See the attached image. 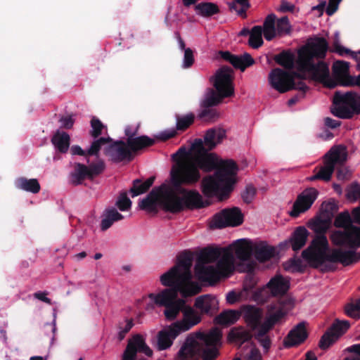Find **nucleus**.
<instances>
[{"mask_svg":"<svg viewBox=\"0 0 360 360\" xmlns=\"http://www.w3.org/2000/svg\"><path fill=\"white\" fill-rule=\"evenodd\" d=\"M198 175L195 173L182 174L173 169L170 171V179L164 196L165 211L178 213L185 208L188 210L202 208L209 205L204 202L196 190H188L185 186L196 184Z\"/></svg>","mask_w":360,"mask_h":360,"instance_id":"nucleus-1","label":"nucleus"},{"mask_svg":"<svg viewBox=\"0 0 360 360\" xmlns=\"http://www.w3.org/2000/svg\"><path fill=\"white\" fill-rule=\"evenodd\" d=\"M328 50V43L323 37H316L308 41L297 53V70L308 73L310 78L329 89L336 87L330 77L328 64L323 60Z\"/></svg>","mask_w":360,"mask_h":360,"instance_id":"nucleus-2","label":"nucleus"},{"mask_svg":"<svg viewBox=\"0 0 360 360\" xmlns=\"http://www.w3.org/2000/svg\"><path fill=\"white\" fill-rule=\"evenodd\" d=\"M179 292L174 289H163L157 294L150 293L148 297L156 306L164 307L163 314L167 321H174L180 312L182 313V319L174 323V327L183 333L199 324L202 316L193 307L187 304L185 299L178 297Z\"/></svg>","mask_w":360,"mask_h":360,"instance_id":"nucleus-3","label":"nucleus"},{"mask_svg":"<svg viewBox=\"0 0 360 360\" xmlns=\"http://www.w3.org/2000/svg\"><path fill=\"white\" fill-rule=\"evenodd\" d=\"M191 148L195 153L193 155H188L184 148H180L178 150L174 156L182 153L184 157L178 160L172 169L184 175L195 173L198 175V181H200L201 179L200 169L205 172H210L214 169L217 171L222 163L226 162L229 165L236 163L232 160H219L215 154L208 153L209 150L205 148L202 140L200 139H196L194 141Z\"/></svg>","mask_w":360,"mask_h":360,"instance_id":"nucleus-4","label":"nucleus"},{"mask_svg":"<svg viewBox=\"0 0 360 360\" xmlns=\"http://www.w3.org/2000/svg\"><path fill=\"white\" fill-rule=\"evenodd\" d=\"M222 334L217 328L211 330L208 333L198 331L191 334L186 339L179 351L182 360H215L219 355Z\"/></svg>","mask_w":360,"mask_h":360,"instance_id":"nucleus-5","label":"nucleus"},{"mask_svg":"<svg viewBox=\"0 0 360 360\" xmlns=\"http://www.w3.org/2000/svg\"><path fill=\"white\" fill-rule=\"evenodd\" d=\"M193 262V254L185 250L177 256V262L168 271L160 276L162 285L179 291L183 297L195 295L200 292L197 284L191 281V268Z\"/></svg>","mask_w":360,"mask_h":360,"instance_id":"nucleus-6","label":"nucleus"},{"mask_svg":"<svg viewBox=\"0 0 360 360\" xmlns=\"http://www.w3.org/2000/svg\"><path fill=\"white\" fill-rule=\"evenodd\" d=\"M329 245L326 236L316 238L309 247L302 252V257L316 268L323 264L326 261L339 262L344 266L355 263L354 249L343 250L333 249L330 254L327 253Z\"/></svg>","mask_w":360,"mask_h":360,"instance_id":"nucleus-7","label":"nucleus"},{"mask_svg":"<svg viewBox=\"0 0 360 360\" xmlns=\"http://www.w3.org/2000/svg\"><path fill=\"white\" fill-rule=\"evenodd\" d=\"M238 170L236 163H222L214 175H209L202 179V193L208 198L217 196L220 200L228 198L236 183Z\"/></svg>","mask_w":360,"mask_h":360,"instance_id":"nucleus-8","label":"nucleus"},{"mask_svg":"<svg viewBox=\"0 0 360 360\" xmlns=\"http://www.w3.org/2000/svg\"><path fill=\"white\" fill-rule=\"evenodd\" d=\"M233 70L231 68L223 66L219 68L215 75L213 85L216 89H209L201 107L212 108L219 105L223 98L231 97L234 94L233 84Z\"/></svg>","mask_w":360,"mask_h":360,"instance_id":"nucleus-9","label":"nucleus"},{"mask_svg":"<svg viewBox=\"0 0 360 360\" xmlns=\"http://www.w3.org/2000/svg\"><path fill=\"white\" fill-rule=\"evenodd\" d=\"M333 103L335 106L330 111L340 119H351L354 115H360V95L354 91H336Z\"/></svg>","mask_w":360,"mask_h":360,"instance_id":"nucleus-10","label":"nucleus"},{"mask_svg":"<svg viewBox=\"0 0 360 360\" xmlns=\"http://www.w3.org/2000/svg\"><path fill=\"white\" fill-rule=\"evenodd\" d=\"M288 314V311L283 306H271L269 308L268 314L264 321L254 333V338L257 340L261 347H262L264 352H268L271 347L272 340L269 333L274 328L275 325L278 324L282 319Z\"/></svg>","mask_w":360,"mask_h":360,"instance_id":"nucleus-11","label":"nucleus"},{"mask_svg":"<svg viewBox=\"0 0 360 360\" xmlns=\"http://www.w3.org/2000/svg\"><path fill=\"white\" fill-rule=\"evenodd\" d=\"M288 314V311L283 306H271L269 308L268 314L264 321L254 333V338L257 340L261 347H262L264 352H268L271 347L272 340L269 333L274 328L275 325L278 324L282 319Z\"/></svg>","mask_w":360,"mask_h":360,"instance_id":"nucleus-12","label":"nucleus"},{"mask_svg":"<svg viewBox=\"0 0 360 360\" xmlns=\"http://www.w3.org/2000/svg\"><path fill=\"white\" fill-rule=\"evenodd\" d=\"M347 155L342 153L338 148H332L323 157V165L314 169V175L308 180L314 181L322 180L329 181L331 179L337 164H343L346 161Z\"/></svg>","mask_w":360,"mask_h":360,"instance_id":"nucleus-13","label":"nucleus"},{"mask_svg":"<svg viewBox=\"0 0 360 360\" xmlns=\"http://www.w3.org/2000/svg\"><path fill=\"white\" fill-rule=\"evenodd\" d=\"M215 261H217V267L224 271L233 267L234 256L231 250L225 248H205L199 254L195 264H207Z\"/></svg>","mask_w":360,"mask_h":360,"instance_id":"nucleus-14","label":"nucleus"},{"mask_svg":"<svg viewBox=\"0 0 360 360\" xmlns=\"http://www.w3.org/2000/svg\"><path fill=\"white\" fill-rule=\"evenodd\" d=\"M243 222L241 210L236 207L224 209L215 214L210 224L212 229H222L227 226H238Z\"/></svg>","mask_w":360,"mask_h":360,"instance_id":"nucleus-15","label":"nucleus"},{"mask_svg":"<svg viewBox=\"0 0 360 360\" xmlns=\"http://www.w3.org/2000/svg\"><path fill=\"white\" fill-rule=\"evenodd\" d=\"M330 239L335 245L355 250L360 248V226L354 225L346 231H335Z\"/></svg>","mask_w":360,"mask_h":360,"instance_id":"nucleus-16","label":"nucleus"},{"mask_svg":"<svg viewBox=\"0 0 360 360\" xmlns=\"http://www.w3.org/2000/svg\"><path fill=\"white\" fill-rule=\"evenodd\" d=\"M233 267H229L227 271L214 266H205V264H195V274L202 282L207 283L210 285L216 284L221 278L228 277L232 273Z\"/></svg>","mask_w":360,"mask_h":360,"instance_id":"nucleus-17","label":"nucleus"},{"mask_svg":"<svg viewBox=\"0 0 360 360\" xmlns=\"http://www.w3.org/2000/svg\"><path fill=\"white\" fill-rule=\"evenodd\" d=\"M349 327L350 323L348 321H340L336 319L321 336L319 342V347L323 350H326L334 344L340 336L344 335Z\"/></svg>","mask_w":360,"mask_h":360,"instance_id":"nucleus-18","label":"nucleus"},{"mask_svg":"<svg viewBox=\"0 0 360 360\" xmlns=\"http://www.w3.org/2000/svg\"><path fill=\"white\" fill-rule=\"evenodd\" d=\"M137 352L144 353L148 356L153 355L152 349L146 345L143 336L136 334L128 340L122 354L123 360H146L145 358L136 359Z\"/></svg>","mask_w":360,"mask_h":360,"instance_id":"nucleus-19","label":"nucleus"},{"mask_svg":"<svg viewBox=\"0 0 360 360\" xmlns=\"http://www.w3.org/2000/svg\"><path fill=\"white\" fill-rule=\"evenodd\" d=\"M318 194V191L314 188L305 189L297 196L290 215L292 217H297L301 213L308 210L317 198Z\"/></svg>","mask_w":360,"mask_h":360,"instance_id":"nucleus-20","label":"nucleus"},{"mask_svg":"<svg viewBox=\"0 0 360 360\" xmlns=\"http://www.w3.org/2000/svg\"><path fill=\"white\" fill-rule=\"evenodd\" d=\"M105 153L115 163L123 161L131 162L134 159V154L129 148L127 142L123 141H117L109 145L105 148Z\"/></svg>","mask_w":360,"mask_h":360,"instance_id":"nucleus-21","label":"nucleus"},{"mask_svg":"<svg viewBox=\"0 0 360 360\" xmlns=\"http://www.w3.org/2000/svg\"><path fill=\"white\" fill-rule=\"evenodd\" d=\"M168 184H162L160 186L153 188L149 194L139 202V206L140 209L149 212H155L156 211L157 202L158 201L165 210L164 196Z\"/></svg>","mask_w":360,"mask_h":360,"instance_id":"nucleus-22","label":"nucleus"},{"mask_svg":"<svg viewBox=\"0 0 360 360\" xmlns=\"http://www.w3.org/2000/svg\"><path fill=\"white\" fill-rule=\"evenodd\" d=\"M292 79L290 72L278 68L273 69L269 75L271 87L281 94L292 90Z\"/></svg>","mask_w":360,"mask_h":360,"instance_id":"nucleus-23","label":"nucleus"},{"mask_svg":"<svg viewBox=\"0 0 360 360\" xmlns=\"http://www.w3.org/2000/svg\"><path fill=\"white\" fill-rule=\"evenodd\" d=\"M176 129H169L165 130L161 132L158 136L157 139L165 141L171 138H173L176 136V131H184L186 130L195 120V115L192 112H190L187 115L181 116L179 115H176Z\"/></svg>","mask_w":360,"mask_h":360,"instance_id":"nucleus-24","label":"nucleus"},{"mask_svg":"<svg viewBox=\"0 0 360 360\" xmlns=\"http://www.w3.org/2000/svg\"><path fill=\"white\" fill-rule=\"evenodd\" d=\"M221 56L224 60L229 62L235 68L239 69L242 72L255 63V60L248 53L238 56L232 54L229 51H221Z\"/></svg>","mask_w":360,"mask_h":360,"instance_id":"nucleus-25","label":"nucleus"},{"mask_svg":"<svg viewBox=\"0 0 360 360\" xmlns=\"http://www.w3.org/2000/svg\"><path fill=\"white\" fill-rule=\"evenodd\" d=\"M307 337L305 324L301 322L288 333L284 339L283 345L286 348L295 347L304 342Z\"/></svg>","mask_w":360,"mask_h":360,"instance_id":"nucleus-26","label":"nucleus"},{"mask_svg":"<svg viewBox=\"0 0 360 360\" xmlns=\"http://www.w3.org/2000/svg\"><path fill=\"white\" fill-rule=\"evenodd\" d=\"M331 78L337 86H346L348 82L349 75V63L343 60L335 61L332 66Z\"/></svg>","mask_w":360,"mask_h":360,"instance_id":"nucleus-27","label":"nucleus"},{"mask_svg":"<svg viewBox=\"0 0 360 360\" xmlns=\"http://www.w3.org/2000/svg\"><path fill=\"white\" fill-rule=\"evenodd\" d=\"M181 333L172 323L167 328L161 330L157 335V346L159 350H165L170 347L174 340Z\"/></svg>","mask_w":360,"mask_h":360,"instance_id":"nucleus-28","label":"nucleus"},{"mask_svg":"<svg viewBox=\"0 0 360 360\" xmlns=\"http://www.w3.org/2000/svg\"><path fill=\"white\" fill-rule=\"evenodd\" d=\"M243 319L250 330L255 333L262 323V311L255 306H246L243 309Z\"/></svg>","mask_w":360,"mask_h":360,"instance_id":"nucleus-29","label":"nucleus"},{"mask_svg":"<svg viewBox=\"0 0 360 360\" xmlns=\"http://www.w3.org/2000/svg\"><path fill=\"white\" fill-rule=\"evenodd\" d=\"M227 248H230L232 252L234 251L236 257L242 262L249 261L253 252L250 242L245 238L236 240Z\"/></svg>","mask_w":360,"mask_h":360,"instance_id":"nucleus-30","label":"nucleus"},{"mask_svg":"<svg viewBox=\"0 0 360 360\" xmlns=\"http://www.w3.org/2000/svg\"><path fill=\"white\" fill-rule=\"evenodd\" d=\"M217 304V301L215 297L210 295H204L195 300L193 307L202 317L203 315H212Z\"/></svg>","mask_w":360,"mask_h":360,"instance_id":"nucleus-31","label":"nucleus"},{"mask_svg":"<svg viewBox=\"0 0 360 360\" xmlns=\"http://www.w3.org/2000/svg\"><path fill=\"white\" fill-rule=\"evenodd\" d=\"M266 287L273 296L283 295L290 288V281L282 275L278 274L270 279Z\"/></svg>","mask_w":360,"mask_h":360,"instance_id":"nucleus-32","label":"nucleus"},{"mask_svg":"<svg viewBox=\"0 0 360 360\" xmlns=\"http://www.w3.org/2000/svg\"><path fill=\"white\" fill-rule=\"evenodd\" d=\"M226 137V131L221 128H212L208 129L205 136L203 145L208 150H213Z\"/></svg>","mask_w":360,"mask_h":360,"instance_id":"nucleus-33","label":"nucleus"},{"mask_svg":"<svg viewBox=\"0 0 360 360\" xmlns=\"http://www.w3.org/2000/svg\"><path fill=\"white\" fill-rule=\"evenodd\" d=\"M330 224L331 220H330L329 217H324L321 214L309 221L307 226L317 234L311 243L318 238L326 236L325 233L328 229Z\"/></svg>","mask_w":360,"mask_h":360,"instance_id":"nucleus-34","label":"nucleus"},{"mask_svg":"<svg viewBox=\"0 0 360 360\" xmlns=\"http://www.w3.org/2000/svg\"><path fill=\"white\" fill-rule=\"evenodd\" d=\"M309 235V233L304 226H300L295 228L289 238L292 250L297 252L301 250L306 245Z\"/></svg>","mask_w":360,"mask_h":360,"instance_id":"nucleus-35","label":"nucleus"},{"mask_svg":"<svg viewBox=\"0 0 360 360\" xmlns=\"http://www.w3.org/2000/svg\"><path fill=\"white\" fill-rule=\"evenodd\" d=\"M255 259L261 262L269 261L276 255V249L274 246L269 245L265 241L255 245L253 252Z\"/></svg>","mask_w":360,"mask_h":360,"instance_id":"nucleus-36","label":"nucleus"},{"mask_svg":"<svg viewBox=\"0 0 360 360\" xmlns=\"http://www.w3.org/2000/svg\"><path fill=\"white\" fill-rule=\"evenodd\" d=\"M254 338V333L243 327H235L231 329L228 335V340L236 343L240 347L245 342L250 341Z\"/></svg>","mask_w":360,"mask_h":360,"instance_id":"nucleus-37","label":"nucleus"},{"mask_svg":"<svg viewBox=\"0 0 360 360\" xmlns=\"http://www.w3.org/2000/svg\"><path fill=\"white\" fill-rule=\"evenodd\" d=\"M89 169L84 164L76 162L74 170L70 174V181L75 186L80 185L86 179H91Z\"/></svg>","mask_w":360,"mask_h":360,"instance_id":"nucleus-38","label":"nucleus"},{"mask_svg":"<svg viewBox=\"0 0 360 360\" xmlns=\"http://www.w3.org/2000/svg\"><path fill=\"white\" fill-rule=\"evenodd\" d=\"M126 142L132 154L155 144V140L146 135L127 139Z\"/></svg>","mask_w":360,"mask_h":360,"instance_id":"nucleus-39","label":"nucleus"},{"mask_svg":"<svg viewBox=\"0 0 360 360\" xmlns=\"http://www.w3.org/2000/svg\"><path fill=\"white\" fill-rule=\"evenodd\" d=\"M101 229L103 231L108 230L115 221L122 220L124 216L119 213L115 207L105 209L101 216Z\"/></svg>","mask_w":360,"mask_h":360,"instance_id":"nucleus-40","label":"nucleus"},{"mask_svg":"<svg viewBox=\"0 0 360 360\" xmlns=\"http://www.w3.org/2000/svg\"><path fill=\"white\" fill-rule=\"evenodd\" d=\"M51 143L60 153H66L70 148V137L65 131H57L51 138Z\"/></svg>","mask_w":360,"mask_h":360,"instance_id":"nucleus-41","label":"nucleus"},{"mask_svg":"<svg viewBox=\"0 0 360 360\" xmlns=\"http://www.w3.org/2000/svg\"><path fill=\"white\" fill-rule=\"evenodd\" d=\"M155 179V177L154 176L149 177L144 182L139 179H134L129 191L131 197L134 198L147 192L153 184Z\"/></svg>","mask_w":360,"mask_h":360,"instance_id":"nucleus-42","label":"nucleus"},{"mask_svg":"<svg viewBox=\"0 0 360 360\" xmlns=\"http://www.w3.org/2000/svg\"><path fill=\"white\" fill-rule=\"evenodd\" d=\"M15 186L21 190L30 192L32 193H38L40 191V184L37 179H27L25 177H20L15 181Z\"/></svg>","mask_w":360,"mask_h":360,"instance_id":"nucleus-43","label":"nucleus"},{"mask_svg":"<svg viewBox=\"0 0 360 360\" xmlns=\"http://www.w3.org/2000/svg\"><path fill=\"white\" fill-rule=\"evenodd\" d=\"M195 5V11L198 15L209 18L219 13V6L212 2H202Z\"/></svg>","mask_w":360,"mask_h":360,"instance_id":"nucleus-44","label":"nucleus"},{"mask_svg":"<svg viewBox=\"0 0 360 360\" xmlns=\"http://www.w3.org/2000/svg\"><path fill=\"white\" fill-rule=\"evenodd\" d=\"M262 27L265 39L271 41L276 36V15L273 13L268 15Z\"/></svg>","mask_w":360,"mask_h":360,"instance_id":"nucleus-45","label":"nucleus"},{"mask_svg":"<svg viewBox=\"0 0 360 360\" xmlns=\"http://www.w3.org/2000/svg\"><path fill=\"white\" fill-rule=\"evenodd\" d=\"M240 313L236 310H226L216 317L218 324L229 326L235 323L240 318Z\"/></svg>","mask_w":360,"mask_h":360,"instance_id":"nucleus-46","label":"nucleus"},{"mask_svg":"<svg viewBox=\"0 0 360 360\" xmlns=\"http://www.w3.org/2000/svg\"><path fill=\"white\" fill-rule=\"evenodd\" d=\"M275 62L285 69H292L294 65L295 56L289 50L283 51L274 56Z\"/></svg>","mask_w":360,"mask_h":360,"instance_id":"nucleus-47","label":"nucleus"},{"mask_svg":"<svg viewBox=\"0 0 360 360\" xmlns=\"http://www.w3.org/2000/svg\"><path fill=\"white\" fill-rule=\"evenodd\" d=\"M262 27L259 25L254 26L250 30L248 44L253 49H258L263 44Z\"/></svg>","mask_w":360,"mask_h":360,"instance_id":"nucleus-48","label":"nucleus"},{"mask_svg":"<svg viewBox=\"0 0 360 360\" xmlns=\"http://www.w3.org/2000/svg\"><path fill=\"white\" fill-rule=\"evenodd\" d=\"M334 226L337 228L343 229L346 231L352 226H354L351 214L347 210L339 213L335 219Z\"/></svg>","mask_w":360,"mask_h":360,"instance_id":"nucleus-49","label":"nucleus"},{"mask_svg":"<svg viewBox=\"0 0 360 360\" xmlns=\"http://www.w3.org/2000/svg\"><path fill=\"white\" fill-rule=\"evenodd\" d=\"M331 51L335 52L341 56H343L346 54L349 55L352 58H354L356 61L360 60V51L358 52H354L347 48L342 46V45L340 44L338 38L335 39L333 41V49L331 50Z\"/></svg>","mask_w":360,"mask_h":360,"instance_id":"nucleus-50","label":"nucleus"},{"mask_svg":"<svg viewBox=\"0 0 360 360\" xmlns=\"http://www.w3.org/2000/svg\"><path fill=\"white\" fill-rule=\"evenodd\" d=\"M229 6L231 10L236 11L243 18L247 17L246 11L250 7L248 0H233Z\"/></svg>","mask_w":360,"mask_h":360,"instance_id":"nucleus-51","label":"nucleus"},{"mask_svg":"<svg viewBox=\"0 0 360 360\" xmlns=\"http://www.w3.org/2000/svg\"><path fill=\"white\" fill-rule=\"evenodd\" d=\"M202 109L198 114V117L207 122H214L219 117V112L217 109L210 107H202Z\"/></svg>","mask_w":360,"mask_h":360,"instance_id":"nucleus-52","label":"nucleus"},{"mask_svg":"<svg viewBox=\"0 0 360 360\" xmlns=\"http://www.w3.org/2000/svg\"><path fill=\"white\" fill-rule=\"evenodd\" d=\"M112 139L110 137H101L91 143V145L89 150L86 151V154L88 156L94 155L98 158L99 151L102 147V146L112 142Z\"/></svg>","mask_w":360,"mask_h":360,"instance_id":"nucleus-53","label":"nucleus"},{"mask_svg":"<svg viewBox=\"0 0 360 360\" xmlns=\"http://www.w3.org/2000/svg\"><path fill=\"white\" fill-rule=\"evenodd\" d=\"M345 314L354 319H360V297L354 302L349 303L345 307Z\"/></svg>","mask_w":360,"mask_h":360,"instance_id":"nucleus-54","label":"nucleus"},{"mask_svg":"<svg viewBox=\"0 0 360 360\" xmlns=\"http://www.w3.org/2000/svg\"><path fill=\"white\" fill-rule=\"evenodd\" d=\"M276 34H288L290 32L291 27L287 16L278 19L276 25Z\"/></svg>","mask_w":360,"mask_h":360,"instance_id":"nucleus-55","label":"nucleus"},{"mask_svg":"<svg viewBox=\"0 0 360 360\" xmlns=\"http://www.w3.org/2000/svg\"><path fill=\"white\" fill-rule=\"evenodd\" d=\"M90 123L92 129L90 131L89 134L93 138L97 139L102 134V131L105 128V126L96 117H92Z\"/></svg>","mask_w":360,"mask_h":360,"instance_id":"nucleus-56","label":"nucleus"},{"mask_svg":"<svg viewBox=\"0 0 360 360\" xmlns=\"http://www.w3.org/2000/svg\"><path fill=\"white\" fill-rule=\"evenodd\" d=\"M321 215L328 217L330 220H332L334 213L338 210V206L334 201H328L322 203Z\"/></svg>","mask_w":360,"mask_h":360,"instance_id":"nucleus-57","label":"nucleus"},{"mask_svg":"<svg viewBox=\"0 0 360 360\" xmlns=\"http://www.w3.org/2000/svg\"><path fill=\"white\" fill-rule=\"evenodd\" d=\"M88 167L90 171L89 173L91 179H93L95 176L99 175L104 171L105 165L103 160H98L97 162L90 164Z\"/></svg>","mask_w":360,"mask_h":360,"instance_id":"nucleus-58","label":"nucleus"},{"mask_svg":"<svg viewBox=\"0 0 360 360\" xmlns=\"http://www.w3.org/2000/svg\"><path fill=\"white\" fill-rule=\"evenodd\" d=\"M116 205L120 211H127L130 209L131 206V201L127 197V193L123 192L120 193L118 200L116 202Z\"/></svg>","mask_w":360,"mask_h":360,"instance_id":"nucleus-59","label":"nucleus"},{"mask_svg":"<svg viewBox=\"0 0 360 360\" xmlns=\"http://www.w3.org/2000/svg\"><path fill=\"white\" fill-rule=\"evenodd\" d=\"M250 351L243 355L244 360H263L260 350L256 347L253 342H251Z\"/></svg>","mask_w":360,"mask_h":360,"instance_id":"nucleus-60","label":"nucleus"},{"mask_svg":"<svg viewBox=\"0 0 360 360\" xmlns=\"http://www.w3.org/2000/svg\"><path fill=\"white\" fill-rule=\"evenodd\" d=\"M347 199L352 201H356L360 198V185L357 183H353L347 191Z\"/></svg>","mask_w":360,"mask_h":360,"instance_id":"nucleus-61","label":"nucleus"},{"mask_svg":"<svg viewBox=\"0 0 360 360\" xmlns=\"http://www.w3.org/2000/svg\"><path fill=\"white\" fill-rule=\"evenodd\" d=\"M255 195L256 188L251 185H248L246 186L245 190L242 193L241 197L244 202L250 204L252 202Z\"/></svg>","mask_w":360,"mask_h":360,"instance_id":"nucleus-62","label":"nucleus"},{"mask_svg":"<svg viewBox=\"0 0 360 360\" xmlns=\"http://www.w3.org/2000/svg\"><path fill=\"white\" fill-rule=\"evenodd\" d=\"M194 56L193 52L190 48L185 49L184 56L183 67L184 68H191L194 63Z\"/></svg>","mask_w":360,"mask_h":360,"instance_id":"nucleus-63","label":"nucleus"},{"mask_svg":"<svg viewBox=\"0 0 360 360\" xmlns=\"http://www.w3.org/2000/svg\"><path fill=\"white\" fill-rule=\"evenodd\" d=\"M133 326H134V323H133L132 319H129V320L127 319L126 321V324L124 328L121 326V323H120V325H119L120 331L118 333L119 340L121 341L125 338L126 334L130 331V330L131 329Z\"/></svg>","mask_w":360,"mask_h":360,"instance_id":"nucleus-64","label":"nucleus"}]
</instances>
